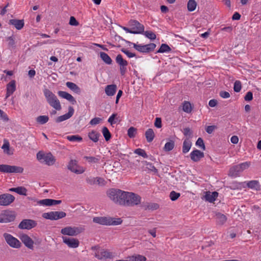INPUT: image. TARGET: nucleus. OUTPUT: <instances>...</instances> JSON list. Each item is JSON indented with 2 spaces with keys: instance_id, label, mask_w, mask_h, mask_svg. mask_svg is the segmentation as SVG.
<instances>
[{
  "instance_id": "nucleus-1",
  "label": "nucleus",
  "mask_w": 261,
  "mask_h": 261,
  "mask_svg": "<svg viewBox=\"0 0 261 261\" xmlns=\"http://www.w3.org/2000/svg\"><path fill=\"white\" fill-rule=\"evenodd\" d=\"M125 193V191L115 188L110 189L107 192L108 196L111 200L121 205H123Z\"/></svg>"
},
{
  "instance_id": "nucleus-2",
  "label": "nucleus",
  "mask_w": 261,
  "mask_h": 261,
  "mask_svg": "<svg viewBox=\"0 0 261 261\" xmlns=\"http://www.w3.org/2000/svg\"><path fill=\"white\" fill-rule=\"evenodd\" d=\"M43 93L47 102L51 107L58 111L62 109L60 101L50 90L45 88L43 90Z\"/></svg>"
},
{
  "instance_id": "nucleus-3",
  "label": "nucleus",
  "mask_w": 261,
  "mask_h": 261,
  "mask_svg": "<svg viewBox=\"0 0 261 261\" xmlns=\"http://www.w3.org/2000/svg\"><path fill=\"white\" fill-rule=\"evenodd\" d=\"M94 223L104 225H117L121 224V218H112L107 217H95L93 219Z\"/></svg>"
},
{
  "instance_id": "nucleus-4",
  "label": "nucleus",
  "mask_w": 261,
  "mask_h": 261,
  "mask_svg": "<svg viewBox=\"0 0 261 261\" xmlns=\"http://www.w3.org/2000/svg\"><path fill=\"white\" fill-rule=\"evenodd\" d=\"M123 206H134L141 203V197L133 192H126Z\"/></svg>"
},
{
  "instance_id": "nucleus-5",
  "label": "nucleus",
  "mask_w": 261,
  "mask_h": 261,
  "mask_svg": "<svg viewBox=\"0 0 261 261\" xmlns=\"http://www.w3.org/2000/svg\"><path fill=\"white\" fill-rule=\"evenodd\" d=\"M36 156L41 163H44L48 166L53 165L56 162V159L50 152L44 153L42 151H39Z\"/></svg>"
},
{
  "instance_id": "nucleus-6",
  "label": "nucleus",
  "mask_w": 261,
  "mask_h": 261,
  "mask_svg": "<svg viewBox=\"0 0 261 261\" xmlns=\"http://www.w3.org/2000/svg\"><path fill=\"white\" fill-rule=\"evenodd\" d=\"M250 163L246 162L231 167L229 171L228 175L232 177H237L240 175V174L244 170L249 168Z\"/></svg>"
},
{
  "instance_id": "nucleus-7",
  "label": "nucleus",
  "mask_w": 261,
  "mask_h": 261,
  "mask_svg": "<svg viewBox=\"0 0 261 261\" xmlns=\"http://www.w3.org/2000/svg\"><path fill=\"white\" fill-rule=\"evenodd\" d=\"M16 214L14 211L3 210L0 213V223H7L15 220Z\"/></svg>"
},
{
  "instance_id": "nucleus-8",
  "label": "nucleus",
  "mask_w": 261,
  "mask_h": 261,
  "mask_svg": "<svg viewBox=\"0 0 261 261\" xmlns=\"http://www.w3.org/2000/svg\"><path fill=\"white\" fill-rule=\"evenodd\" d=\"M3 237L6 243L12 248L19 249L21 247V242L11 234L4 233Z\"/></svg>"
},
{
  "instance_id": "nucleus-9",
  "label": "nucleus",
  "mask_w": 261,
  "mask_h": 261,
  "mask_svg": "<svg viewBox=\"0 0 261 261\" xmlns=\"http://www.w3.org/2000/svg\"><path fill=\"white\" fill-rule=\"evenodd\" d=\"M128 43L133 45L134 48L140 53H148L154 50L156 47L154 43H151L146 45L137 44L134 43H131L128 41Z\"/></svg>"
},
{
  "instance_id": "nucleus-10",
  "label": "nucleus",
  "mask_w": 261,
  "mask_h": 261,
  "mask_svg": "<svg viewBox=\"0 0 261 261\" xmlns=\"http://www.w3.org/2000/svg\"><path fill=\"white\" fill-rule=\"evenodd\" d=\"M66 216V214L65 212L59 211H51L42 214L43 218L50 220H57L65 217Z\"/></svg>"
},
{
  "instance_id": "nucleus-11",
  "label": "nucleus",
  "mask_w": 261,
  "mask_h": 261,
  "mask_svg": "<svg viewBox=\"0 0 261 261\" xmlns=\"http://www.w3.org/2000/svg\"><path fill=\"white\" fill-rule=\"evenodd\" d=\"M83 230L82 227L67 226L61 230V233L63 235L75 236L81 233Z\"/></svg>"
},
{
  "instance_id": "nucleus-12",
  "label": "nucleus",
  "mask_w": 261,
  "mask_h": 261,
  "mask_svg": "<svg viewBox=\"0 0 261 261\" xmlns=\"http://www.w3.org/2000/svg\"><path fill=\"white\" fill-rule=\"evenodd\" d=\"M23 171V168L16 166L9 165H0V172L3 173H21Z\"/></svg>"
},
{
  "instance_id": "nucleus-13",
  "label": "nucleus",
  "mask_w": 261,
  "mask_h": 261,
  "mask_svg": "<svg viewBox=\"0 0 261 261\" xmlns=\"http://www.w3.org/2000/svg\"><path fill=\"white\" fill-rule=\"evenodd\" d=\"M128 25L134 32H136L134 34H142L144 32V25L136 20H130Z\"/></svg>"
},
{
  "instance_id": "nucleus-14",
  "label": "nucleus",
  "mask_w": 261,
  "mask_h": 261,
  "mask_svg": "<svg viewBox=\"0 0 261 261\" xmlns=\"http://www.w3.org/2000/svg\"><path fill=\"white\" fill-rule=\"evenodd\" d=\"M37 225L36 221L32 219H24L18 225V228L21 229L30 230Z\"/></svg>"
},
{
  "instance_id": "nucleus-15",
  "label": "nucleus",
  "mask_w": 261,
  "mask_h": 261,
  "mask_svg": "<svg viewBox=\"0 0 261 261\" xmlns=\"http://www.w3.org/2000/svg\"><path fill=\"white\" fill-rule=\"evenodd\" d=\"M15 200V197L8 193L0 195V205L8 206L11 204Z\"/></svg>"
},
{
  "instance_id": "nucleus-16",
  "label": "nucleus",
  "mask_w": 261,
  "mask_h": 261,
  "mask_svg": "<svg viewBox=\"0 0 261 261\" xmlns=\"http://www.w3.org/2000/svg\"><path fill=\"white\" fill-rule=\"evenodd\" d=\"M86 181L88 184H89L91 186H93L95 184H97V185L102 186H104L106 184V181H105V179L103 178L100 177H92V176L87 177L86 178Z\"/></svg>"
},
{
  "instance_id": "nucleus-17",
  "label": "nucleus",
  "mask_w": 261,
  "mask_h": 261,
  "mask_svg": "<svg viewBox=\"0 0 261 261\" xmlns=\"http://www.w3.org/2000/svg\"><path fill=\"white\" fill-rule=\"evenodd\" d=\"M62 239L63 243L69 248H76L79 246L80 242L77 239L67 237H63Z\"/></svg>"
},
{
  "instance_id": "nucleus-18",
  "label": "nucleus",
  "mask_w": 261,
  "mask_h": 261,
  "mask_svg": "<svg viewBox=\"0 0 261 261\" xmlns=\"http://www.w3.org/2000/svg\"><path fill=\"white\" fill-rule=\"evenodd\" d=\"M74 112L73 108L71 106H69L68 107V112L64 115L58 117L55 120L56 122L59 123L68 119L73 115Z\"/></svg>"
},
{
  "instance_id": "nucleus-19",
  "label": "nucleus",
  "mask_w": 261,
  "mask_h": 261,
  "mask_svg": "<svg viewBox=\"0 0 261 261\" xmlns=\"http://www.w3.org/2000/svg\"><path fill=\"white\" fill-rule=\"evenodd\" d=\"M95 256L99 259H106L111 258L112 254L104 249H99L95 253Z\"/></svg>"
},
{
  "instance_id": "nucleus-20",
  "label": "nucleus",
  "mask_w": 261,
  "mask_h": 261,
  "mask_svg": "<svg viewBox=\"0 0 261 261\" xmlns=\"http://www.w3.org/2000/svg\"><path fill=\"white\" fill-rule=\"evenodd\" d=\"M22 242L29 249L33 248L34 241L27 234H23L20 237Z\"/></svg>"
},
{
  "instance_id": "nucleus-21",
  "label": "nucleus",
  "mask_w": 261,
  "mask_h": 261,
  "mask_svg": "<svg viewBox=\"0 0 261 261\" xmlns=\"http://www.w3.org/2000/svg\"><path fill=\"white\" fill-rule=\"evenodd\" d=\"M190 156L193 161L197 162L204 157V153L198 149H195L190 153Z\"/></svg>"
},
{
  "instance_id": "nucleus-22",
  "label": "nucleus",
  "mask_w": 261,
  "mask_h": 261,
  "mask_svg": "<svg viewBox=\"0 0 261 261\" xmlns=\"http://www.w3.org/2000/svg\"><path fill=\"white\" fill-rule=\"evenodd\" d=\"M62 202L61 200H55L51 199H44L42 200H40L38 201V203L40 205H45V206H51L59 204Z\"/></svg>"
},
{
  "instance_id": "nucleus-23",
  "label": "nucleus",
  "mask_w": 261,
  "mask_h": 261,
  "mask_svg": "<svg viewBox=\"0 0 261 261\" xmlns=\"http://www.w3.org/2000/svg\"><path fill=\"white\" fill-rule=\"evenodd\" d=\"M58 94L59 96L70 101L72 105H74L76 103L75 98L71 94L65 91H59L58 92Z\"/></svg>"
},
{
  "instance_id": "nucleus-24",
  "label": "nucleus",
  "mask_w": 261,
  "mask_h": 261,
  "mask_svg": "<svg viewBox=\"0 0 261 261\" xmlns=\"http://www.w3.org/2000/svg\"><path fill=\"white\" fill-rule=\"evenodd\" d=\"M77 167V161L76 160H71L67 166L68 169L71 172L76 174H81L84 172L83 170H78L76 169Z\"/></svg>"
},
{
  "instance_id": "nucleus-25",
  "label": "nucleus",
  "mask_w": 261,
  "mask_h": 261,
  "mask_svg": "<svg viewBox=\"0 0 261 261\" xmlns=\"http://www.w3.org/2000/svg\"><path fill=\"white\" fill-rule=\"evenodd\" d=\"M140 206L145 210H156L159 208V205L155 203H149L147 202H141Z\"/></svg>"
},
{
  "instance_id": "nucleus-26",
  "label": "nucleus",
  "mask_w": 261,
  "mask_h": 261,
  "mask_svg": "<svg viewBox=\"0 0 261 261\" xmlns=\"http://www.w3.org/2000/svg\"><path fill=\"white\" fill-rule=\"evenodd\" d=\"M9 24L14 25L17 30H20L23 27L24 23L23 19H12L9 20Z\"/></svg>"
},
{
  "instance_id": "nucleus-27",
  "label": "nucleus",
  "mask_w": 261,
  "mask_h": 261,
  "mask_svg": "<svg viewBox=\"0 0 261 261\" xmlns=\"http://www.w3.org/2000/svg\"><path fill=\"white\" fill-rule=\"evenodd\" d=\"M141 163L142 164V166L141 167V169L142 170H146L148 169V170L152 172H158V170L151 163H148L145 161H142Z\"/></svg>"
},
{
  "instance_id": "nucleus-28",
  "label": "nucleus",
  "mask_w": 261,
  "mask_h": 261,
  "mask_svg": "<svg viewBox=\"0 0 261 261\" xmlns=\"http://www.w3.org/2000/svg\"><path fill=\"white\" fill-rule=\"evenodd\" d=\"M218 196L217 192H211L210 191L206 192L204 196L205 200L210 202H214Z\"/></svg>"
},
{
  "instance_id": "nucleus-29",
  "label": "nucleus",
  "mask_w": 261,
  "mask_h": 261,
  "mask_svg": "<svg viewBox=\"0 0 261 261\" xmlns=\"http://www.w3.org/2000/svg\"><path fill=\"white\" fill-rule=\"evenodd\" d=\"M16 90L15 81H11L7 86L6 97H8L12 94Z\"/></svg>"
},
{
  "instance_id": "nucleus-30",
  "label": "nucleus",
  "mask_w": 261,
  "mask_h": 261,
  "mask_svg": "<svg viewBox=\"0 0 261 261\" xmlns=\"http://www.w3.org/2000/svg\"><path fill=\"white\" fill-rule=\"evenodd\" d=\"M246 186L251 189L259 191L260 186L258 180H253L249 181L246 183Z\"/></svg>"
},
{
  "instance_id": "nucleus-31",
  "label": "nucleus",
  "mask_w": 261,
  "mask_h": 261,
  "mask_svg": "<svg viewBox=\"0 0 261 261\" xmlns=\"http://www.w3.org/2000/svg\"><path fill=\"white\" fill-rule=\"evenodd\" d=\"M117 89V86L115 85H107L105 88V92L108 96H111L114 95Z\"/></svg>"
},
{
  "instance_id": "nucleus-32",
  "label": "nucleus",
  "mask_w": 261,
  "mask_h": 261,
  "mask_svg": "<svg viewBox=\"0 0 261 261\" xmlns=\"http://www.w3.org/2000/svg\"><path fill=\"white\" fill-rule=\"evenodd\" d=\"M99 137H100V134L94 130L88 133L89 138L95 143L98 142Z\"/></svg>"
},
{
  "instance_id": "nucleus-33",
  "label": "nucleus",
  "mask_w": 261,
  "mask_h": 261,
  "mask_svg": "<svg viewBox=\"0 0 261 261\" xmlns=\"http://www.w3.org/2000/svg\"><path fill=\"white\" fill-rule=\"evenodd\" d=\"M192 146V142L188 138H186L183 142L182 151L184 153H186L190 150Z\"/></svg>"
},
{
  "instance_id": "nucleus-34",
  "label": "nucleus",
  "mask_w": 261,
  "mask_h": 261,
  "mask_svg": "<svg viewBox=\"0 0 261 261\" xmlns=\"http://www.w3.org/2000/svg\"><path fill=\"white\" fill-rule=\"evenodd\" d=\"M146 140L148 142H151L154 138L155 134L152 128H148L145 133Z\"/></svg>"
},
{
  "instance_id": "nucleus-35",
  "label": "nucleus",
  "mask_w": 261,
  "mask_h": 261,
  "mask_svg": "<svg viewBox=\"0 0 261 261\" xmlns=\"http://www.w3.org/2000/svg\"><path fill=\"white\" fill-rule=\"evenodd\" d=\"M217 223L219 225H223L227 220V217L224 214L218 213L216 215Z\"/></svg>"
},
{
  "instance_id": "nucleus-36",
  "label": "nucleus",
  "mask_w": 261,
  "mask_h": 261,
  "mask_svg": "<svg viewBox=\"0 0 261 261\" xmlns=\"http://www.w3.org/2000/svg\"><path fill=\"white\" fill-rule=\"evenodd\" d=\"M66 85L68 88L74 91L75 93L77 94L80 93L81 89L75 84L72 82H68L66 83Z\"/></svg>"
},
{
  "instance_id": "nucleus-37",
  "label": "nucleus",
  "mask_w": 261,
  "mask_h": 261,
  "mask_svg": "<svg viewBox=\"0 0 261 261\" xmlns=\"http://www.w3.org/2000/svg\"><path fill=\"white\" fill-rule=\"evenodd\" d=\"M116 63L121 66H127L128 62L125 60L123 59L121 55L119 54L116 58Z\"/></svg>"
},
{
  "instance_id": "nucleus-38",
  "label": "nucleus",
  "mask_w": 261,
  "mask_h": 261,
  "mask_svg": "<svg viewBox=\"0 0 261 261\" xmlns=\"http://www.w3.org/2000/svg\"><path fill=\"white\" fill-rule=\"evenodd\" d=\"M100 57L102 61L107 64L110 65L112 64V60L107 54L104 52H100Z\"/></svg>"
},
{
  "instance_id": "nucleus-39",
  "label": "nucleus",
  "mask_w": 261,
  "mask_h": 261,
  "mask_svg": "<svg viewBox=\"0 0 261 261\" xmlns=\"http://www.w3.org/2000/svg\"><path fill=\"white\" fill-rule=\"evenodd\" d=\"M84 159L88 161L89 163H98L100 159V155H96V156H85Z\"/></svg>"
},
{
  "instance_id": "nucleus-40",
  "label": "nucleus",
  "mask_w": 261,
  "mask_h": 261,
  "mask_svg": "<svg viewBox=\"0 0 261 261\" xmlns=\"http://www.w3.org/2000/svg\"><path fill=\"white\" fill-rule=\"evenodd\" d=\"M129 165L130 168L134 169H141V167L142 166L141 161H140L138 159H136L135 161H134L133 162H129Z\"/></svg>"
},
{
  "instance_id": "nucleus-41",
  "label": "nucleus",
  "mask_w": 261,
  "mask_h": 261,
  "mask_svg": "<svg viewBox=\"0 0 261 261\" xmlns=\"http://www.w3.org/2000/svg\"><path fill=\"white\" fill-rule=\"evenodd\" d=\"M66 139L70 142H80L82 141L83 138L79 135H71L67 136Z\"/></svg>"
},
{
  "instance_id": "nucleus-42",
  "label": "nucleus",
  "mask_w": 261,
  "mask_h": 261,
  "mask_svg": "<svg viewBox=\"0 0 261 261\" xmlns=\"http://www.w3.org/2000/svg\"><path fill=\"white\" fill-rule=\"evenodd\" d=\"M102 133L106 141H108L111 139L112 136L107 127L104 126L102 128Z\"/></svg>"
},
{
  "instance_id": "nucleus-43",
  "label": "nucleus",
  "mask_w": 261,
  "mask_h": 261,
  "mask_svg": "<svg viewBox=\"0 0 261 261\" xmlns=\"http://www.w3.org/2000/svg\"><path fill=\"white\" fill-rule=\"evenodd\" d=\"M171 50V48L167 44H162L156 53H163L166 52H170Z\"/></svg>"
},
{
  "instance_id": "nucleus-44",
  "label": "nucleus",
  "mask_w": 261,
  "mask_h": 261,
  "mask_svg": "<svg viewBox=\"0 0 261 261\" xmlns=\"http://www.w3.org/2000/svg\"><path fill=\"white\" fill-rule=\"evenodd\" d=\"M128 258L131 261H145L146 260V258L144 256L139 254L129 256Z\"/></svg>"
},
{
  "instance_id": "nucleus-45",
  "label": "nucleus",
  "mask_w": 261,
  "mask_h": 261,
  "mask_svg": "<svg viewBox=\"0 0 261 261\" xmlns=\"http://www.w3.org/2000/svg\"><path fill=\"white\" fill-rule=\"evenodd\" d=\"M197 3L195 0H189L187 4V8L189 11H193L196 7Z\"/></svg>"
},
{
  "instance_id": "nucleus-46",
  "label": "nucleus",
  "mask_w": 261,
  "mask_h": 261,
  "mask_svg": "<svg viewBox=\"0 0 261 261\" xmlns=\"http://www.w3.org/2000/svg\"><path fill=\"white\" fill-rule=\"evenodd\" d=\"M174 142L173 140H170L169 142H168L165 144L164 149L166 151H169L174 148Z\"/></svg>"
},
{
  "instance_id": "nucleus-47",
  "label": "nucleus",
  "mask_w": 261,
  "mask_h": 261,
  "mask_svg": "<svg viewBox=\"0 0 261 261\" xmlns=\"http://www.w3.org/2000/svg\"><path fill=\"white\" fill-rule=\"evenodd\" d=\"M49 120V118L46 115H41L37 117L36 121L38 123L40 124H44L47 122Z\"/></svg>"
},
{
  "instance_id": "nucleus-48",
  "label": "nucleus",
  "mask_w": 261,
  "mask_h": 261,
  "mask_svg": "<svg viewBox=\"0 0 261 261\" xmlns=\"http://www.w3.org/2000/svg\"><path fill=\"white\" fill-rule=\"evenodd\" d=\"M182 110L188 113L192 111V106L190 102L185 101L182 105Z\"/></svg>"
},
{
  "instance_id": "nucleus-49",
  "label": "nucleus",
  "mask_w": 261,
  "mask_h": 261,
  "mask_svg": "<svg viewBox=\"0 0 261 261\" xmlns=\"http://www.w3.org/2000/svg\"><path fill=\"white\" fill-rule=\"evenodd\" d=\"M2 148L3 149L4 152L7 154L11 155L13 154L12 152H10V144L8 141H5Z\"/></svg>"
},
{
  "instance_id": "nucleus-50",
  "label": "nucleus",
  "mask_w": 261,
  "mask_h": 261,
  "mask_svg": "<svg viewBox=\"0 0 261 261\" xmlns=\"http://www.w3.org/2000/svg\"><path fill=\"white\" fill-rule=\"evenodd\" d=\"M246 184V182H233L231 184V186L230 187L231 189H241L242 188H245V185Z\"/></svg>"
},
{
  "instance_id": "nucleus-51",
  "label": "nucleus",
  "mask_w": 261,
  "mask_h": 261,
  "mask_svg": "<svg viewBox=\"0 0 261 261\" xmlns=\"http://www.w3.org/2000/svg\"><path fill=\"white\" fill-rule=\"evenodd\" d=\"M137 129L136 128L132 126L129 127L127 130V135L130 138H133L137 134Z\"/></svg>"
},
{
  "instance_id": "nucleus-52",
  "label": "nucleus",
  "mask_w": 261,
  "mask_h": 261,
  "mask_svg": "<svg viewBox=\"0 0 261 261\" xmlns=\"http://www.w3.org/2000/svg\"><path fill=\"white\" fill-rule=\"evenodd\" d=\"M134 152L140 156L143 157L144 158H147L148 155L146 153L145 151L141 148H137L135 149Z\"/></svg>"
},
{
  "instance_id": "nucleus-53",
  "label": "nucleus",
  "mask_w": 261,
  "mask_h": 261,
  "mask_svg": "<svg viewBox=\"0 0 261 261\" xmlns=\"http://www.w3.org/2000/svg\"><path fill=\"white\" fill-rule=\"evenodd\" d=\"M180 194L179 193H177L174 191H172L170 193V198L172 201L176 200L180 196Z\"/></svg>"
},
{
  "instance_id": "nucleus-54",
  "label": "nucleus",
  "mask_w": 261,
  "mask_h": 261,
  "mask_svg": "<svg viewBox=\"0 0 261 261\" xmlns=\"http://www.w3.org/2000/svg\"><path fill=\"white\" fill-rule=\"evenodd\" d=\"M7 40L9 41L8 46L9 47L14 48L15 47V38L13 36L7 37Z\"/></svg>"
},
{
  "instance_id": "nucleus-55",
  "label": "nucleus",
  "mask_w": 261,
  "mask_h": 261,
  "mask_svg": "<svg viewBox=\"0 0 261 261\" xmlns=\"http://www.w3.org/2000/svg\"><path fill=\"white\" fill-rule=\"evenodd\" d=\"M27 190L23 187H17L16 193L21 195L26 196L27 195Z\"/></svg>"
},
{
  "instance_id": "nucleus-56",
  "label": "nucleus",
  "mask_w": 261,
  "mask_h": 261,
  "mask_svg": "<svg viewBox=\"0 0 261 261\" xmlns=\"http://www.w3.org/2000/svg\"><path fill=\"white\" fill-rule=\"evenodd\" d=\"M117 116V114L114 113L109 118L108 121L111 125H113L117 122V120H118V118L116 117Z\"/></svg>"
},
{
  "instance_id": "nucleus-57",
  "label": "nucleus",
  "mask_w": 261,
  "mask_h": 261,
  "mask_svg": "<svg viewBox=\"0 0 261 261\" xmlns=\"http://www.w3.org/2000/svg\"><path fill=\"white\" fill-rule=\"evenodd\" d=\"M242 88V84L240 81H236L234 83L233 90L236 92H239Z\"/></svg>"
},
{
  "instance_id": "nucleus-58",
  "label": "nucleus",
  "mask_w": 261,
  "mask_h": 261,
  "mask_svg": "<svg viewBox=\"0 0 261 261\" xmlns=\"http://www.w3.org/2000/svg\"><path fill=\"white\" fill-rule=\"evenodd\" d=\"M144 34L145 35L146 37L150 39V40H154L156 38L155 34L151 31H146L143 32Z\"/></svg>"
},
{
  "instance_id": "nucleus-59",
  "label": "nucleus",
  "mask_w": 261,
  "mask_h": 261,
  "mask_svg": "<svg viewBox=\"0 0 261 261\" xmlns=\"http://www.w3.org/2000/svg\"><path fill=\"white\" fill-rule=\"evenodd\" d=\"M0 119L4 122H8L9 119L7 115L2 110L0 109Z\"/></svg>"
},
{
  "instance_id": "nucleus-60",
  "label": "nucleus",
  "mask_w": 261,
  "mask_h": 261,
  "mask_svg": "<svg viewBox=\"0 0 261 261\" xmlns=\"http://www.w3.org/2000/svg\"><path fill=\"white\" fill-rule=\"evenodd\" d=\"M196 145L200 147H201L203 150L205 149V147L204 143L203 142V140L201 138H199L196 142Z\"/></svg>"
},
{
  "instance_id": "nucleus-61",
  "label": "nucleus",
  "mask_w": 261,
  "mask_h": 261,
  "mask_svg": "<svg viewBox=\"0 0 261 261\" xmlns=\"http://www.w3.org/2000/svg\"><path fill=\"white\" fill-rule=\"evenodd\" d=\"M101 121V118L99 117H95L91 120L89 123L92 125H95L99 123Z\"/></svg>"
},
{
  "instance_id": "nucleus-62",
  "label": "nucleus",
  "mask_w": 261,
  "mask_h": 261,
  "mask_svg": "<svg viewBox=\"0 0 261 261\" xmlns=\"http://www.w3.org/2000/svg\"><path fill=\"white\" fill-rule=\"evenodd\" d=\"M121 51L124 53L128 58H133L136 56L135 54L132 53L125 48H122Z\"/></svg>"
},
{
  "instance_id": "nucleus-63",
  "label": "nucleus",
  "mask_w": 261,
  "mask_h": 261,
  "mask_svg": "<svg viewBox=\"0 0 261 261\" xmlns=\"http://www.w3.org/2000/svg\"><path fill=\"white\" fill-rule=\"evenodd\" d=\"M182 132L185 136L191 137L192 135V131L189 127H186L184 128Z\"/></svg>"
},
{
  "instance_id": "nucleus-64",
  "label": "nucleus",
  "mask_w": 261,
  "mask_h": 261,
  "mask_svg": "<svg viewBox=\"0 0 261 261\" xmlns=\"http://www.w3.org/2000/svg\"><path fill=\"white\" fill-rule=\"evenodd\" d=\"M253 99V93L251 91L248 92L244 97V99L246 101H251Z\"/></svg>"
}]
</instances>
